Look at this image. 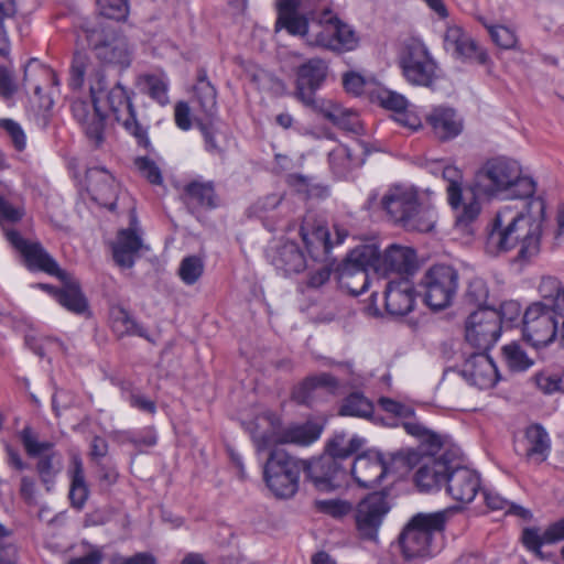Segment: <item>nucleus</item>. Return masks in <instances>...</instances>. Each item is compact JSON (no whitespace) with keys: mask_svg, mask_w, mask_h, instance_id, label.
Listing matches in <instances>:
<instances>
[{"mask_svg":"<svg viewBox=\"0 0 564 564\" xmlns=\"http://www.w3.org/2000/svg\"><path fill=\"white\" fill-rule=\"evenodd\" d=\"M399 66L402 70H435L437 62L420 39L406 40L398 54Z\"/></svg>","mask_w":564,"mask_h":564,"instance_id":"26","label":"nucleus"},{"mask_svg":"<svg viewBox=\"0 0 564 564\" xmlns=\"http://www.w3.org/2000/svg\"><path fill=\"white\" fill-rule=\"evenodd\" d=\"M392 464L400 465V475L417 467L414 481L424 491L440 488L449 473L448 464L442 456L420 454L415 451H404L394 454Z\"/></svg>","mask_w":564,"mask_h":564,"instance_id":"8","label":"nucleus"},{"mask_svg":"<svg viewBox=\"0 0 564 564\" xmlns=\"http://www.w3.org/2000/svg\"><path fill=\"white\" fill-rule=\"evenodd\" d=\"M186 194L191 204L202 207L215 206L214 187L208 183L193 182L187 185Z\"/></svg>","mask_w":564,"mask_h":564,"instance_id":"47","label":"nucleus"},{"mask_svg":"<svg viewBox=\"0 0 564 564\" xmlns=\"http://www.w3.org/2000/svg\"><path fill=\"white\" fill-rule=\"evenodd\" d=\"M362 440L352 436L346 440L344 435H337L329 444L328 451L332 456L344 458L358 451L362 446Z\"/></svg>","mask_w":564,"mask_h":564,"instance_id":"52","label":"nucleus"},{"mask_svg":"<svg viewBox=\"0 0 564 564\" xmlns=\"http://www.w3.org/2000/svg\"><path fill=\"white\" fill-rule=\"evenodd\" d=\"M501 359L512 372H524L534 365L533 359L527 355L517 341H511L501 347Z\"/></svg>","mask_w":564,"mask_h":564,"instance_id":"37","label":"nucleus"},{"mask_svg":"<svg viewBox=\"0 0 564 564\" xmlns=\"http://www.w3.org/2000/svg\"><path fill=\"white\" fill-rule=\"evenodd\" d=\"M140 91L161 105L169 102V83L162 73H144L138 78Z\"/></svg>","mask_w":564,"mask_h":564,"instance_id":"35","label":"nucleus"},{"mask_svg":"<svg viewBox=\"0 0 564 564\" xmlns=\"http://www.w3.org/2000/svg\"><path fill=\"white\" fill-rule=\"evenodd\" d=\"M88 44L93 46L96 57L113 67L128 68L131 64V52L126 36L110 25L86 30Z\"/></svg>","mask_w":564,"mask_h":564,"instance_id":"11","label":"nucleus"},{"mask_svg":"<svg viewBox=\"0 0 564 564\" xmlns=\"http://www.w3.org/2000/svg\"><path fill=\"white\" fill-rule=\"evenodd\" d=\"M424 301L433 310L447 307L458 288L457 271L444 264L432 267L422 279Z\"/></svg>","mask_w":564,"mask_h":564,"instance_id":"12","label":"nucleus"},{"mask_svg":"<svg viewBox=\"0 0 564 564\" xmlns=\"http://www.w3.org/2000/svg\"><path fill=\"white\" fill-rule=\"evenodd\" d=\"M112 564H156V560L151 553L142 552L132 556L117 555L112 558Z\"/></svg>","mask_w":564,"mask_h":564,"instance_id":"64","label":"nucleus"},{"mask_svg":"<svg viewBox=\"0 0 564 564\" xmlns=\"http://www.w3.org/2000/svg\"><path fill=\"white\" fill-rule=\"evenodd\" d=\"M322 429L314 423L281 429L276 415L264 413L254 422L252 438L258 451H267L278 444L310 445L321 436Z\"/></svg>","mask_w":564,"mask_h":564,"instance_id":"6","label":"nucleus"},{"mask_svg":"<svg viewBox=\"0 0 564 564\" xmlns=\"http://www.w3.org/2000/svg\"><path fill=\"white\" fill-rule=\"evenodd\" d=\"M0 127H2L11 138L14 148L18 151L24 150L26 145V137L21 127L11 119L0 120Z\"/></svg>","mask_w":564,"mask_h":564,"instance_id":"60","label":"nucleus"},{"mask_svg":"<svg viewBox=\"0 0 564 564\" xmlns=\"http://www.w3.org/2000/svg\"><path fill=\"white\" fill-rule=\"evenodd\" d=\"M204 272V262L197 256L185 257L178 267V276L186 285L195 284Z\"/></svg>","mask_w":564,"mask_h":564,"instance_id":"48","label":"nucleus"},{"mask_svg":"<svg viewBox=\"0 0 564 564\" xmlns=\"http://www.w3.org/2000/svg\"><path fill=\"white\" fill-rule=\"evenodd\" d=\"M15 0H0V55L7 57L10 53V42L4 29V21L17 14Z\"/></svg>","mask_w":564,"mask_h":564,"instance_id":"50","label":"nucleus"},{"mask_svg":"<svg viewBox=\"0 0 564 564\" xmlns=\"http://www.w3.org/2000/svg\"><path fill=\"white\" fill-rule=\"evenodd\" d=\"M87 191L91 198L109 209H113L119 193V184L112 174L104 167H89L86 172Z\"/></svg>","mask_w":564,"mask_h":564,"instance_id":"21","label":"nucleus"},{"mask_svg":"<svg viewBox=\"0 0 564 564\" xmlns=\"http://www.w3.org/2000/svg\"><path fill=\"white\" fill-rule=\"evenodd\" d=\"M564 540V517L551 523L543 532L536 527L525 528L521 541L527 550L543 558L542 546Z\"/></svg>","mask_w":564,"mask_h":564,"instance_id":"27","label":"nucleus"},{"mask_svg":"<svg viewBox=\"0 0 564 564\" xmlns=\"http://www.w3.org/2000/svg\"><path fill=\"white\" fill-rule=\"evenodd\" d=\"M467 300L474 310H482L484 307H494L490 294V288L482 279H474L468 288Z\"/></svg>","mask_w":564,"mask_h":564,"instance_id":"46","label":"nucleus"},{"mask_svg":"<svg viewBox=\"0 0 564 564\" xmlns=\"http://www.w3.org/2000/svg\"><path fill=\"white\" fill-rule=\"evenodd\" d=\"M301 470L297 459L281 448H274L264 465L263 478L276 498L286 499L296 494Z\"/></svg>","mask_w":564,"mask_h":564,"instance_id":"9","label":"nucleus"},{"mask_svg":"<svg viewBox=\"0 0 564 564\" xmlns=\"http://www.w3.org/2000/svg\"><path fill=\"white\" fill-rule=\"evenodd\" d=\"M454 509L435 513L417 514L412 518L399 538L402 556L406 562L426 560L438 553V540L447 516Z\"/></svg>","mask_w":564,"mask_h":564,"instance_id":"5","label":"nucleus"},{"mask_svg":"<svg viewBox=\"0 0 564 564\" xmlns=\"http://www.w3.org/2000/svg\"><path fill=\"white\" fill-rule=\"evenodd\" d=\"M530 205L538 207L539 217L524 214L518 204L502 205L496 212V232L499 235L496 249L508 251L520 246L518 258L521 260H529L540 251L545 205L541 198L531 200Z\"/></svg>","mask_w":564,"mask_h":564,"instance_id":"3","label":"nucleus"},{"mask_svg":"<svg viewBox=\"0 0 564 564\" xmlns=\"http://www.w3.org/2000/svg\"><path fill=\"white\" fill-rule=\"evenodd\" d=\"M390 509L388 497L382 492L370 494L359 501L355 509L358 535L364 540L377 542L379 529Z\"/></svg>","mask_w":564,"mask_h":564,"instance_id":"14","label":"nucleus"},{"mask_svg":"<svg viewBox=\"0 0 564 564\" xmlns=\"http://www.w3.org/2000/svg\"><path fill=\"white\" fill-rule=\"evenodd\" d=\"M443 177L448 182L447 195L448 203L456 212H460L463 205L462 181L463 174L459 169L454 165H446L443 169Z\"/></svg>","mask_w":564,"mask_h":564,"instance_id":"42","label":"nucleus"},{"mask_svg":"<svg viewBox=\"0 0 564 564\" xmlns=\"http://www.w3.org/2000/svg\"><path fill=\"white\" fill-rule=\"evenodd\" d=\"M194 93L203 111L210 116L216 108V90L205 76H199Z\"/></svg>","mask_w":564,"mask_h":564,"instance_id":"49","label":"nucleus"},{"mask_svg":"<svg viewBox=\"0 0 564 564\" xmlns=\"http://www.w3.org/2000/svg\"><path fill=\"white\" fill-rule=\"evenodd\" d=\"M143 248V242L138 227V220L132 213L130 216V227L119 231L116 242L112 247L113 259L122 268H131L135 256Z\"/></svg>","mask_w":564,"mask_h":564,"instance_id":"23","label":"nucleus"},{"mask_svg":"<svg viewBox=\"0 0 564 564\" xmlns=\"http://www.w3.org/2000/svg\"><path fill=\"white\" fill-rule=\"evenodd\" d=\"M426 122L441 141L458 137L464 130V120L454 108L437 106L426 116Z\"/></svg>","mask_w":564,"mask_h":564,"instance_id":"25","label":"nucleus"},{"mask_svg":"<svg viewBox=\"0 0 564 564\" xmlns=\"http://www.w3.org/2000/svg\"><path fill=\"white\" fill-rule=\"evenodd\" d=\"M275 29L302 36L308 44L333 51L357 45L355 31L333 12L327 0H278Z\"/></svg>","mask_w":564,"mask_h":564,"instance_id":"2","label":"nucleus"},{"mask_svg":"<svg viewBox=\"0 0 564 564\" xmlns=\"http://www.w3.org/2000/svg\"><path fill=\"white\" fill-rule=\"evenodd\" d=\"M444 50L455 59L485 65L489 61L487 51L460 25H448L443 35Z\"/></svg>","mask_w":564,"mask_h":564,"instance_id":"16","label":"nucleus"},{"mask_svg":"<svg viewBox=\"0 0 564 564\" xmlns=\"http://www.w3.org/2000/svg\"><path fill=\"white\" fill-rule=\"evenodd\" d=\"M20 438L26 454L37 458L36 473L46 490L51 491L55 477L62 470V460L59 455L53 451V443L39 441L36 434L29 426L20 432Z\"/></svg>","mask_w":564,"mask_h":564,"instance_id":"13","label":"nucleus"},{"mask_svg":"<svg viewBox=\"0 0 564 564\" xmlns=\"http://www.w3.org/2000/svg\"><path fill=\"white\" fill-rule=\"evenodd\" d=\"M466 340L481 350H489L494 343V307L473 310L465 323Z\"/></svg>","mask_w":564,"mask_h":564,"instance_id":"20","label":"nucleus"},{"mask_svg":"<svg viewBox=\"0 0 564 564\" xmlns=\"http://www.w3.org/2000/svg\"><path fill=\"white\" fill-rule=\"evenodd\" d=\"M272 264L285 274L299 273L306 267L303 252L294 241H284L270 250Z\"/></svg>","mask_w":564,"mask_h":564,"instance_id":"30","label":"nucleus"},{"mask_svg":"<svg viewBox=\"0 0 564 564\" xmlns=\"http://www.w3.org/2000/svg\"><path fill=\"white\" fill-rule=\"evenodd\" d=\"M325 73H296V96L305 104H312L314 94L325 82Z\"/></svg>","mask_w":564,"mask_h":564,"instance_id":"41","label":"nucleus"},{"mask_svg":"<svg viewBox=\"0 0 564 564\" xmlns=\"http://www.w3.org/2000/svg\"><path fill=\"white\" fill-rule=\"evenodd\" d=\"M393 119L400 126L409 129L410 131H417L423 127L422 119L419 116L415 107L408 105L397 115H393Z\"/></svg>","mask_w":564,"mask_h":564,"instance_id":"55","label":"nucleus"},{"mask_svg":"<svg viewBox=\"0 0 564 564\" xmlns=\"http://www.w3.org/2000/svg\"><path fill=\"white\" fill-rule=\"evenodd\" d=\"M498 510H502L505 516H513L525 521L532 518V512L529 509L496 495V511Z\"/></svg>","mask_w":564,"mask_h":564,"instance_id":"57","label":"nucleus"},{"mask_svg":"<svg viewBox=\"0 0 564 564\" xmlns=\"http://www.w3.org/2000/svg\"><path fill=\"white\" fill-rule=\"evenodd\" d=\"M319 508L326 513L332 514L333 517H341L347 514L351 506L349 502L341 500H325L318 502Z\"/></svg>","mask_w":564,"mask_h":564,"instance_id":"63","label":"nucleus"},{"mask_svg":"<svg viewBox=\"0 0 564 564\" xmlns=\"http://www.w3.org/2000/svg\"><path fill=\"white\" fill-rule=\"evenodd\" d=\"M473 197L463 200L462 209L456 214V225L467 226L480 213V202L490 200L494 194V163L487 161L475 174L471 185Z\"/></svg>","mask_w":564,"mask_h":564,"instance_id":"17","label":"nucleus"},{"mask_svg":"<svg viewBox=\"0 0 564 564\" xmlns=\"http://www.w3.org/2000/svg\"><path fill=\"white\" fill-rule=\"evenodd\" d=\"M386 310L390 315L404 316L413 311L416 303V292L408 279L391 281L384 293Z\"/></svg>","mask_w":564,"mask_h":564,"instance_id":"24","label":"nucleus"},{"mask_svg":"<svg viewBox=\"0 0 564 564\" xmlns=\"http://www.w3.org/2000/svg\"><path fill=\"white\" fill-rule=\"evenodd\" d=\"M334 230L336 239L332 240L329 230L323 224H316L312 215L304 218L300 227V235L313 258L325 257L334 245L341 243L347 237L345 229L335 226Z\"/></svg>","mask_w":564,"mask_h":564,"instance_id":"18","label":"nucleus"},{"mask_svg":"<svg viewBox=\"0 0 564 564\" xmlns=\"http://www.w3.org/2000/svg\"><path fill=\"white\" fill-rule=\"evenodd\" d=\"M339 284L341 289L347 290L352 295H359L368 289V272L356 269V267L343 264L339 272Z\"/></svg>","mask_w":564,"mask_h":564,"instance_id":"38","label":"nucleus"},{"mask_svg":"<svg viewBox=\"0 0 564 564\" xmlns=\"http://www.w3.org/2000/svg\"><path fill=\"white\" fill-rule=\"evenodd\" d=\"M337 380L329 373H321L317 376L310 377L302 384V388L307 392L316 388H326L329 391L334 392L337 389Z\"/></svg>","mask_w":564,"mask_h":564,"instance_id":"58","label":"nucleus"},{"mask_svg":"<svg viewBox=\"0 0 564 564\" xmlns=\"http://www.w3.org/2000/svg\"><path fill=\"white\" fill-rule=\"evenodd\" d=\"M521 314L520 303L513 300L502 302L499 310H496V315L499 316L500 321V328H511L518 325Z\"/></svg>","mask_w":564,"mask_h":564,"instance_id":"53","label":"nucleus"},{"mask_svg":"<svg viewBox=\"0 0 564 564\" xmlns=\"http://www.w3.org/2000/svg\"><path fill=\"white\" fill-rule=\"evenodd\" d=\"M281 203V196L276 194L268 195L258 202H256L250 212L256 217L262 218L267 216L270 212L274 210L279 204Z\"/></svg>","mask_w":564,"mask_h":564,"instance_id":"61","label":"nucleus"},{"mask_svg":"<svg viewBox=\"0 0 564 564\" xmlns=\"http://www.w3.org/2000/svg\"><path fill=\"white\" fill-rule=\"evenodd\" d=\"M379 405L381 409L388 413H391L392 415L399 416V417H410L413 415L412 408L402 404L393 399L390 398H380L379 399Z\"/></svg>","mask_w":564,"mask_h":564,"instance_id":"62","label":"nucleus"},{"mask_svg":"<svg viewBox=\"0 0 564 564\" xmlns=\"http://www.w3.org/2000/svg\"><path fill=\"white\" fill-rule=\"evenodd\" d=\"M405 80L413 87H424L431 91L451 90L452 85L444 73H403Z\"/></svg>","mask_w":564,"mask_h":564,"instance_id":"39","label":"nucleus"},{"mask_svg":"<svg viewBox=\"0 0 564 564\" xmlns=\"http://www.w3.org/2000/svg\"><path fill=\"white\" fill-rule=\"evenodd\" d=\"M564 313L547 302H532L522 314V336L533 348L547 347L555 341Z\"/></svg>","mask_w":564,"mask_h":564,"instance_id":"7","label":"nucleus"},{"mask_svg":"<svg viewBox=\"0 0 564 564\" xmlns=\"http://www.w3.org/2000/svg\"><path fill=\"white\" fill-rule=\"evenodd\" d=\"M535 193V182L522 174V167L517 160L508 156L496 158V200H513L532 197Z\"/></svg>","mask_w":564,"mask_h":564,"instance_id":"10","label":"nucleus"},{"mask_svg":"<svg viewBox=\"0 0 564 564\" xmlns=\"http://www.w3.org/2000/svg\"><path fill=\"white\" fill-rule=\"evenodd\" d=\"M394 455L386 458L377 451H367L358 455L351 466V474L360 487H372L378 485L387 475L399 474L400 465H393Z\"/></svg>","mask_w":564,"mask_h":564,"instance_id":"15","label":"nucleus"},{"mask_svg":"<svg viewBox=\"0 0 564 564\" xmlns=\"http://www.w3.org/2000/svg\"><path fill=\"white\" fill-rule=\"evenodd\" d=\"M525 455L535 463L544 462L551 451V440L541 424H531L525 430Z\"/></svg>","mask_w":564,"mask_h":564,"instance_id":"32","label":"nucleus"},{"mask_svg":"<svg viewBox=\"0 0 564 564\" xmlns=\"http://www.w3.org/2000/svg\"><path fill=\"white\" fill-rule=\"evenodd\" d=\"M564 283L557 278L552 275H545L541 278L538 286V292L541 300L538 302H547L552 306L560 308L561 305V293L563 292Z\"/></svg>","mask_w":564,"mask_h":564,"instance_id":"45","label":"nucleus"},{"mask_svg":"<svg viewBox=\"0 0 564 564\" xmlns=\"http://www.w3.org/2000/svg\"><path fill=\"white\" fill-rule=\"evenodd\" d=\"M88 492L85 479H80L79 477L72 479L69 499L73 507L82 509L88 498Z\"/></svg>","mask_w":564,"mask_h":564,"instance_id":"59","label":"nucleus"},{"mask_svg":"<svg viewBox=\"0 0 564 564\" xmlns=\"http://www.w3.org/2000/svg\"><path fill=\"white\" fill-rule=\"evenodd\" d=\"M479 475L467 467H457L449 470L446 478V491L453 500L462 505L474 500L480 490Z\"/></svg>","mask_w":564,"mask_h":564,"instance_id":"22","label":"nucleus"},{"mask_svg":"<svg viewBox=\"0 0 564 564\" xmlns=\"http://www.w3.org/2000/svg\"><path fill=\"white\" fill-rule=\"evenodd\" d=\"M373 412L372 403L362 394L355 392L349 394L340 406V415L370 417Z\"/></svg>","mask_w":564,"mask_h":564,"instance_id":"44","label":"nucleus"},{"mask_svg":"<svg viewBox=\"0 0 564 564\" xmlns=\"http://www.w3.org/2000/svg\"><path fill=\"white\" fill-rule=\"evenodd\" d=\"M6 235L10 243L22 253L30 269L44 271L61 280L65 279L66 272L58 268L56 261L39 243L28 242L14 230H8Z\"/></svg>","mask_w":564,"mask_h":564,"instance_id":"19","label":"nucleus"},{"mask_svg":"<svg viewBox=\"0 0 564 564\" xmlns=\"http://www.w3.org/2000/svg\"><path fill=\"white\" fill-rule=\"evenodd\" d=\"M380 262V251L376 245H362L354 248L347 256L344 265L356 267L366 270L371 268L377 272V264Z\"/></svg>","mask_w":564,"mask_h":564,"instance_id":"36","label":"nucleus"},{"mask_svg":"<svg viewBox=\"0 0 564 564\" xmlns=\"http://www.w3.org/2000/svg\"><path fill=\"white\" fill-rule=\"evenodd\" d=\"M85 84L88 85L91 102L75 100L72 110L89 144L94 148H100L104 144L108 108L115 119L137 138L139 144L147 148L149 145L147 132L135 119V112L126 89L120 84L107 89L105 73H72L69 85L74 89H82Z\"/></svg>","mask_w":564,"mask_h":564,"instance_id":"1","label":"nucleus"},{"mask_svg":"<svg viewBox=\"0 0 564 564\" xmlns=\"http://www.w3.org/2000/svg\"><path fill=\"white\" fill-rule=\"evenodd\" d=\"M488 351L471 355L462 371L464 378L479 389H490L494 386V361Z\"/></svg>","mask_w":564,"mask_h":564,"instance_id":"28","label":"nucleus"},{"mask_svg":"<svg viewBox=\"0 0 564 564\" xmlns=\"http://www.w3.org/2000/svg\"><path fill=\"white\" fill-rule=\"evenodd\" d=\"M364 154L360 144H357V148L354 149L347 145H338L329 153V163L336 174L345 175L351 169L364 164Z\"/></svg>","mask_w":564,"mask_h":564,"instance_id":"33","label":"nucleus"},{"mask_svg":"<svg viewBox=\"0 0 564 564\" xmlns=\"http://www.w3.org/2000/svg\"><path fill=\"white\" fill-rule=\"evenodd\" d=\"M110 324L113 332L119 335L138 334L142 335V329L135 324L128 311L121 306H112L109 313Z\"/></svg>","mask_w":564,"mask_h":564,"instance_id":"43","label":"nucleus"},{"mask_svg":"<svg viewBox=\"0 0 564 564\" xmlns=\"http://www.w3.org/2000/svg\"><path fill=\"white\" fill-rule=\"evenodd\" d=\"M101 15L116 21H126L129 15V0H97Z\"/></svg>","mask_w":564,"mask_h":564,"instance_id":"51","label":"nucleus"},{"mask_svg":"<svg viewBox=\"0 0 564 564\" xmlns=\"http://www.w3.org/2000/svg\"><path fill=\"white\" fill-rule=\"evenodd\" d=\"M135 167L140 175L150 183L159 185L162 183V174L159 166L148 158H138L134 161Z\"/></svg>","mask_w":564,"mask_h":564,"instance_id":"56","label":"nucleus"},{"mask_svg":"<svg viewBox=\"0 0 564 564\" xmlns=\"http://www.w3.org/2000/svg\"><path fill=\"white\" fill-rule=\"evenodd\" d=\"M343 85L349 94L373 98L380 83L372 76H362L361 73H345Z\"/></svg>","mask_w":564,"mask_h":564,"instance_id":"40","label":"nucleus"},{"mask_svg":"<svg viewBox=\"0 0 564 564\" xmlns=\"http://www.w3.org/2000/svg\"><path fill=\"white\" fill-rule=\"evenodd\" d=\"M415 265V252L412 248L401 245H391L380 253V262L377 272L388 274L390 272L408 273Z\"/></svg>","mask_w":564,"mask_h":564,"instance_id":"29","label":"nucleus"},{"mask_svg":"<svg viewBox=\"0 0 564 564\" xmlns=\"http://www.w3.org/2000/svg\"><path fill=\"white\" fill-rule=\"evenodd\" d=\"M62 281L64 282V288L58 291L46 284H39V286L52 293L56 301L67 311L75 314H82L86 312L88 304L79 290L78 283L74 280H70L67 273L65 279Z\"/></svg>","mask_w":564,"mask_h":564,"instance_id":"31","label":"nucleus"},{"mask_svg":"<svg viewBox=\"0 0 564 564\" xmlns=\"http://www.w3.org/2000/svg\"><path fill=\"white\" fill-rule=\"evenodd\" d=\"M381 207L390 221L408 231L429 232L435 227V208L421 204L417 189L411 185L390 186L381 197Z\"/></svg>","mask_w":564,"mask_h":564,"instance_id":"4","label":"nucleus"},{"mask_svg":"<svg viewBox=\"0 0 564 564\" xmlns=\"http://www.w3.org/2000/svg\"><path fill=\"white\" fill-rule=\"evenodd\" d=\"M373 98H377L380 105L391 110L393 115H397L398 111H401L409 105L404 96L382 87L381 84Z\"/></svg>","mask_w":564,"mask_h":564,"instance_id":"54","label":"nucleus"},{"mask_svg":"<svg viewBox=\"0 0 564 564\" xmlns=\"http://www.w3.org/2000/svg\"><path fill=\"white\" fill-rule=\"evenodd\" d=\"M321 112L326 119L345 130L356 133L361 130L358 113L351 109L344 108L333 101H327L321 107Z\"/></svg>","mask_w":564,"mask_h":564,"instance_id":"34","label":"nucleus"}]
</instances>
